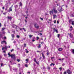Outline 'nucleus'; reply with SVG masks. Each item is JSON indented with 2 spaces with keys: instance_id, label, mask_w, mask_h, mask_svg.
<instances>
[{
  "instance_id": "1",
  "label": "nucleus",
  "mask_w": 74,
  "mask_h": 74,
  "mask_svg": "<svg viewBox=\"0 0 74 74\" xmlns=\"http://www.w3.org/2000/svg\"><path fill=\"white\" fill-rule=\"evenodd\" d=\"M4 47H3L2 48V50H4V49H5L6 50H7V48H10V46H9V47H7L6 45H5Z\"/></svg>"
},
{
  "instance_id": "2",
  "label": "nucleus",
  "mask_w": 74,
  "mask_h": 74,
  "mask_svg": "<svg viewBox=\"0 0 74 74\" xmlns=\"http://www.w3.org/2000/svg\"><path fill=\"white\" fill-rule=\"evenodd\" d=\"M63 6H64V5H62V6H60L59 8L58 9V10L60 12H61L62 11V7H63Z\"/></svg>"
},
{
  "instance_id": "3",
  "label": "nucleus",
  "mask_w": 74,
  "mask_h": 74,
  "mask_svg": "<svg viewBox=\"0 0 74 74\" xmlns=\"http://www.w3.org/2000/svg\"><path fill=\"white\" fill-rule=\"evenodd\" d=\"M53 12L54 14H57V13H58V11L56 9H53Z\"/></svg>"
},
{
  "instance_id": "4",
  "label": "nucleus",
  "mask_w": 74,
  "mask_h": 74,
  "mask_svg": "<svg viewBox=\"0 0 74 74\" xmlns=\"http://www.w3.org/2000/svg\"><path fill=\"white\" fill-rule=\"evenodd\" d=\"M66 73H68V74H70L72 72L70 71V70L69 69L67 70L66 71Z\"/></svg>"
},
{
  "instance_id": "5",
  "label": "nucleus",
  "mask_w": 74,
  "mask_h": 74,
  "mask_svg": "<svg viewBox=\"0 0 74 74\" xmlns=\"http://www.w3.org/2000/svg\"><path fill=\"white\" fill-rule=\"evenodd\" d=\"M34 26L36 29H39V27H40L39 26H38V25L37 24H36L34 25Z\"/></svg>"
},
{
  "instance_id": "6",
  "label": "nucleus",
  "mask_w": 74,
  "mask_h": 74,
  "mask_svg": "<svg viewBox=\"0 0 74 74\" xmlns=\"http://www.w3.org/2000/svg\"><path fill=\"white\" fill-rule=\"evenodd\" d=\"M10 57H11L12 59H12L14 57H15V54L13 55L12 54L10 55Z\"/></svg>"
},
{
  "instance_id": "7",
  "label": "nucleus",
  "mask_w": 74,
  "mask_h": 74,
  "mask_svg": "<svg viewBox=\"0 0 74 74\" xmlns=\"http://www.w3.org/2000/svg\"><path fill=\"white\" fill-rule=\"evenodd\" d=\"M53 10H52L51 11H50V15H52L53 14Z\"/></svg>"
},
{
  "instance_id": "8",
  "label": "nucleus",
  "mask_w": 74,
  "mask_h": 74,
  "mask_svg": "<svg viewBox=\"0 0 74 74\" xmlns=\"http://www.w3.org/2000/svg\"><path fill=\"white\" fill-rule=\"evenodd\" d=\"M53 31H54V32L55 31L56 32V33H58V30H57L56 29H55V28H53Z\"/></svg>"
},
{
  "instance_id": "9",
  "label": "nucleus",
  "mask_w": 74,
  "mask_h": 74,
  "mask_svg": "<svg viewBox=\"0 0 74 74\" xmlns=\"http://www.w3.org/2000/svg\"><path fill=\"white\" fill-rule=\"evenodd\" d=\"M41 54H42V57H43V59H45V56L44 55V54H43V53H42Z\"/></svg>"
},
{
  "instance_id": "10",
  "label": "nucleus",
  "mask_w": 74,
  "mask_h": 74,
  "mask_svg": "<svg viewBox=\"0 0 74 74\" xmlns=\"http://www.w3.org/2000/svg\"><path fill=\"white\" fill-rule=\"evenodd\" d=\"M9 12H10V11H12V7H11L9 8V10L8 11Z\"/></svg>"
},
{
  "instance_id": "11",
  "label": "nucleus",
  "mask_w": 74,
  "mask_h": 74,
  "mask_svg": "<svg viewBox=\"0 0 74 74\" xmlns=\"http://www.w3.org/2000/svg\"><path fill=\"white\" fill-rule=\"evenodd\" d=\"M4 42H5V44H7V42H6V41H3L1 42V44H3Z\"/></svg>"
},
{
  "instance_id": "12",
  "label": "nucleus",
  "mask_w": 74,
  "mask_h": 74,
  "mask_svg": "<svg viewBox=\"0 0 74 74\" xmlns=\"http://www.w3.org/2000/svg\"><path fill=\"white\" fill-rule=\"evenodd\" d=\"M8 19H10V20H11L12 19V18L11 17H10L9 16H8Z\"/></svg>"
},
{
  "instance_id": "13",
  "label": "nucleus",
  "mask_w": 74,
  "mask_h": 74,
  "mask_svg": "<svg viewBox=\"0 0 74 74\" xmlns=\"http://www.w3.org/2000/svg\"><path fill=\"white\" fill-rule=\"evenodd\" d=\"M71 22V24L72 25H74V21H73V20H72Z\"/></svg>"
},
{
  "instance_id": "14",
  "label": "nucleus",
  "mask_w": 74,
  "mask_h": 74,
  "mask_svg": "<svg viewBox=\"0 0 74 74\" xmlns=\"http://www.w3.org/2000/svg\"><path fill=\"white\" fill-rule=\"evenodd\" d=\"M62 48H59L58 50L59 51H62Z\"/></svg>"
},
{
  "instance_id": "15",
  "label": "nucleus",
  "mask_w": 74,
  "mask_h": 74,
  "mask_svg": "<svg viewBox=\"0 0 74 74\" xmlns=\"http://www.w3.org/2000/svg\"><path fill=\"white\" fill-rule=\"evenodd\" d=\"M72 30H73V27H72V26H71L70 27V30L71 31Z\"/></svg>"
},
{
  "instance_id": "16",
  "label": "nucleus",
  "mask_w": 74,
  "mask_h": 74,
  "mask_svg": "<svg viewBox=\"0 0 74 74\" xmlns=\"http://www.w3.org/2000/svg\"><path fill=\"white\" fill-rule=\"evenodd\" d=\"M69 36H70V37H71V38H73V35H72V34H69Z\"/></svg>"
},
{
  "instance_id": "17",
  "label": "nucleus",
  "mask_w": 74,
  "mask_h": 74,
  "mask_svg": "<svg viewBox=\"0 0 74 74\" xmlns=\"http://www.w3.org/2000/svg\"><path fill=\"white\" fill-rule=\"evenodd\" d=\"M5 28H2V30H1L2 32H3V31H4V30H5Z\"/></svg>"
},
{
  "instance_id": "18",
  "label": "nucleus",
  "mask_w": 74,
  "mask_h": 74,
  "mask_svg": "<svg viewBox=\"0 0 74 74\" xmlns=\"http://www.w3.org/2000/svg\"><path fill=\"white\" fill-rule=\"evenodd\" d=\"M2 35L1 34H0V39H1V38H2Z\"/></svg>"
},
{
  "instance_id": "19",
  "label": "nucleus",
  "mask_w": 74,
  "mask_h": 74,
  "mask_svg": "<svg viewBox=\"0 0 74 74\" xmlns=\"http://www.w3.org/2000/svg\"><path fill=\"white\" fill-rule=\"evenodd\" d=\"M20 6H21V7H22V3H21V2L20 3Z\"/></svg>"
},
{
  "instance_id": "20",
  "label": "nucleus",
  "mask_w": 74,
  "mask_h": 74,
  "mask_svg": "<svg viewBox=\"0 0 74 74\" xmlns=\"http://www.w3.org/2000/svg\"><path fill=\"white\" fill-rule=\"evenodd\" d=\"M12 37L13 38H14V37H15V36L14 35V34H12Z\"/></svg>"
},
{
  "instance_id": "21",
  "label": "nucleus",
  "mask_w": 74,
  "mask_h": 74,
  "mask_svg": "<svg viewBox=\"0 0 74 74\" xmlns=\"http://www.w3.org/2000/svg\"><path fill=\"white\" fill-rule=\"evenodd\" d=\"M29 38H32V37H33V35H29Z\"/></svg>"
},
{
  "instance_id": "22",
  "label": "nucleus",
  "mask_w": 74,
  "mask_h": 74,
  "mask_svg": "<svg viewBox=\"0 0 74 74\" xmlns=\"http://www.w3.org/2000/svg\"><path fill=\"white\" fill-rule=\"evenodd\" d=\"M17 61L18 62H19L20 61H21V60L20 59H17Z\"/></svg>"
},
{
  "instance_id": "23",
  "label": "nucleus",
  "mask_w": 74,
  "mask_h": 74,
  "mask_svg": "<svg viewBox=\"0 0 74 74\" xmlns=\"http://www.w3.org/2000/svg\"><path fill=\"white\" fill-rule=\"evenodd\" d=\"M25 60H26V62H26V63H28V62H29V61H28V59H26Z\"/></svg>"
},
{
  "instance_id": "24",
  "label": "nucleus",
  "mask_w": 74,
  "mask_h": 74,
  "mask_svg": "<svg viewBox=\"0 0 74 74\" xmlns=\"http://www.w3.org/2000/svg\"><path fill=\"white\" fill-rule=\"evenodd\" d=\"M38 47L39 48H41V45H39V46Z\"/></svg>"
},
{
  "instance_id": "25",
  "label": "nucleus",
  "mask_w": 74,
  "mask_h": 74,
  "mask_svg": "<svg viewBox=\"0 0 74 74\" xmlns=\"http://www.w3.org/2000/svg\"><path fill=\"white\" fill-rule=\"evenodd\" d=\"M16 37H17L18 38H19L20 37V36L19 35H17Z\"/></svg>"
},
{
  "instance_id": "26",
  "label": "nucleus",
  "mask_w": 74,
  "mask_h": 74,
  "mask_svg": "<svg viewBox=\"0 0 74 74\" xmlns=\"http://www.w3.org/2000/svg\"><path fill=\"white\" fill-rule=\"evenodd\" d=\"M24 47H26V44H24Z\"/></svg>"
},
{
  "instance_id": "27",
  "label": "nucleus",
  "mask_w": 74,
  "mask_h": 74,
  "mask_svg": "<svg viewBox=\"0 0 74 74\" xmlns=\"http://www.w3.org/2000/svg\"><path fill=\"white\" fill-rule=\"evenodd\" d=\"M71 16H72V17H74V15L73 14H71Z\"/></svg>"
},
{
  "instance_id": "28",
  "label": "nucleus",
  "mask_w": 74,
  "mask_h": 74,
  "mask_svg": "<svg viewBox=\"0 0 74 74\" xmlns=\"http://www.w3.org/2000/svg\"><path fill=\"white\" fill-rule=\"evenodd\" d=\"M1 66L2 67V66H3V63H1Z\"/></svg>"
},
{
  "instance_id": "29",
  "label": "nucleus",
  "mask_w": 74,
  "mask_h": 74,
  "mask_svg": "<svg viewBox=\"0 0 74 74\" xmlns=\"http://www.w3.org/2000/svg\"><path fill=\"white\" fill-rule=\"evenodd\" d=\"M34 62H37V61H36V58H35L34 59Z\"/></svg>"
},
{
  "instance_id": "30",
  "label": "nucleus",
  "mask_w": 74,
  "mask_h": 74,
  "mask_svg": "<svg viewBox=\"0 0 74 74\" xmlns=\"http://www.w3.org/2000/svg\"><path fill=\"white\" fill-rule=\"evenodd\" d=\"M14 70H17V68H15L13 69Z\"/></svg>"
},
{
  "instance_id": "31",
  "label": "nucleus",
  "mask_w": 74,
  "mask_h": 74,
  "mask_svg": "<svg viewBox=\"0 0 74 74\" xmlns=\"http://www.w3.org/2000/svg\"><path fill=\"white\" fill-rule=\"evenodd\" d=\"M56 15H53V18H55L56 17Z\"/></svg>"
},
{
  "instance_id": "32",
  "label": "nucleus",
  "mask_w": 74,
  "mask_h": 74,
  "mask_svg": "<svg viewBox=\"0 0 74 74\" xmlns=\"http://www.w3.org/2000/svg\"><path fill=\"white\" fill-rule=\"evenodd\" d=\"M72 21V20H71V19L69 20V23H71V21Z\"/></svg>"
},
{
  "instance_id": "33",
  "label": "nucleus",
  "mask_w": 74,
  "mask_h": 74,
  "mask_svg": "<svg viewBox=\"0 0 74 74\" xmlns=\"http://www.w3.org/2000/svg\"><path fill=\"white\" fill-rule=\"evenodd\" d=\"M44 44V42H42L41 43V44H42V45H43Z\"/></svg>"
},
{
  "instance_id": "34",
  "label": "nucleus",
  "mask_w": 74,
  "mask_h": 74,
  "mask_svg": "<svg viewBox=\"0 0 74 74\" xmlns=\"http://www.w3.org/2000/svg\"><path fill=\"white\" fill-rule=\"evenodd\" d=\"M13 58L14 60V61L15 60V59H16L15 57H13Z\"/></svg>"
},
{
  "instance_id": "35",
  "label": "nucleus",
  "mask_w": 74,
  "mask_h": 74,
  "mask_svg": "<svg viewBox=\"0 0 74 74\" xmlns=\"http://www.w3.org/2000/svg\"><path fill=\"white\" fill-rule=\"evenodd\" d=\"M40 19L41 20V21H43V18L41 17L40 18Z\"/></svg>"
},
{
  "instance_id": "36",
  "label": "nucleus",
  "mask_w": 74,
  "mask_h": 74,
  "mask_svg": "<svg viewBox=\"0 0 74 74\" xmlns=\"http://www.w3.org/2000/svg\"><path fill=\"white\" fill-rule=\"evenodd\" d=\"M8 55H9V57H10V56H11V55H10V53H8Z\"/></svg>"
},
{
  "instance_id": "37",
  "label": "nucleus",
  "mask_w": 74,
  "mask_h": 74,
  "mask_svg": "<svg viewBox=\"0 0 74 74\" xmlns=\"http://www.w3.org/2000/svg\"><path fill=\"white\" fill-rule=\"evenodd\" d=\"M59 69H60V71H61V70H62V68L60 67V68Z\"/></svg>"
},
{
  "instance_id": "38",
  "label": "nucleus",
  "mask_w": 74,
  "mask_h": 74,
  "mask_svg": "<svg viewBox=\"0 0 74 74\" xmlns=\"http://www.w3.org/2000/svg\"><path fill=\"white\" fill-rule=\"evenodd\" d=\"M37 64H39L38 63V62H37V61H36V62H35Z\"/></svg>"
},
{
  "instance_id": "39",
  "label": "nucleus",
  "mask_w": 74,
  "mask_h": 74,
  "mask_svg": "<svg viewBox=\"0 0 74 74\" xmlns=\"http://www.w3.org/2000/svg\"><path fill=\"white\" fill-rule=\"evenodd\" d=\"M13 42L14 44H15L16 43V41L15 40H14Z\"/></svg>"
},
{
  "instance_id": "40",
  "label": "nucleus",
  "mask_w": 74,
  "mask_h": 74,
  "mask_svg": "<svg viewBox=\"0 0 74 74\" xmlns=\"http://www.w3.org/2000/svg\"><path fill=\"white\" fill-rule=\"evenodd\" d=\"M54 23H56V20L54 21Z\"/></svg>"
},
{
  "instance_id": "41",
  "label": "nucleus",
  "mask_w": 74,
  "mask_h": 74,
  "mask_svg": "<svg viewBox=\"0 0 74 74\" xmlns=\"http://www.w3.org/2000/svg\"><path fill=\"white\" fill-rule=\"evenodd\" d=\"M4 56L5 57H6V56H7V54H4Z\"/></svg>"
},
{
  "instance_id": "42",
  "label": "nucleus",
  "mask_w": 74,
  "mask_h": 74,
  "mask_svg": "<svg viewBox=\"0 0 74 74\" xmlns=\"http://www.w3.org/2000/svg\"><path fill=\"white\" fill-rule=\"evenodd\" d=\"M23 30H24V32H26V30H25V29L24 28H23Z\"/></svg>"
},
{
  "instance_id": "43",
  "label": "nucleus",
  "mask_w": 74,
  "mask_h": 74,
  "mask_svg": "<svg viewBox=\"0 0 74 74\" xmlns=\"http://www.w3.org/2000/svg\"><path fill=\"white\" fill-rule=\"evenodd\" d=\"M50 67H48L47 68V69H48V70H50Z\"/></svg>"
},
{
  "instance_id": "44",
  "label": "nucleus",
  "mask_w": 74,
  "mask_h": 74,
  "mask_svg": "<svg viewBox=\"0 0 74 74\" xmlns=\"http://www.w3.org/2000/svg\"><path fill=\"white\" fill-rule=\"evenodd\" d=\"M14 50V49H12V50H10L11 52H12Z\"/></svg>"
},
{
  "instance_id": "45",
  "label": "nucleus",
  "mask_w": 74,
  "mask_h": 74,
  "mask_svg": "<svg viewBox=\"0 0 74 74\" xmlns=\"http://www.w3.org/2000/svg\"><path fill=\"white\" fill-rule=\"evenodd\" d=\"M3 34H5V32L4 31H3L2 32Z\"/></svg>"
},
{
  "instance_id": "46",
  "label": "nucleus",
  "mask_w": 74,
  "mask_h": 74,
  "mask_svg": "<svg viewBox=\"0 0 74 74\" xmlns=\"http://www.w3.org/2000/svg\"><path fill=\"white\" fill-rule=\"evenodd\" d=\"M59 36H60V35L58 34V38H59Z\"/></svg>"
},
{
  "instance_id": "47",
  "label": "nucleus",
  "mask_w": 74,
  "mask_h": 74,
  "mask_svg": "<svg viewBox=\"0 0 74 74\" xmlns=\"http://www.w3.org/2000/svg\"><path fill=\"white\" fill-rule=\"evenodd\" d=\"M25 66L26 67H28V66H27V64H25Z\"/></svg>"
},
{
  "instance_id": "48",
  "label": "nucleus",
  "mask_w": 74,
  "mask_h": 74,
  "mask_svg": "<svg viewBox=\"0 0 74 74\" xmlns=\"http://www.w3.org/2000/svg\"><path fill=\"white\" fill-rule=\"evenodd\" d=\"M2 58V56H0V59H1Z\"/></svg>"
},
{
  "instance_id": "49",
  "label": "nucleus",
  "mask_w": 74,
  "mask_h": 74,
  "mask_svg": "<svg viewBox=\"0 0 74 74\" xmlns=\"http://www.w3.org/2000/svg\"><path fill=\"white\" fill-rule=\"evenodd\" d=\"M57 23H58V24L59 23V21H57Z\"/></svg>"
},
{
  "instance_id": "50",
  "label": "nucleus",
  "mask_w": 74,
  "mask_h": 74,
  "mask_svg": "<svg viewBox=\"0 0 74 74\" xmlns=\"http://www.w3.org/2000/svg\"><path fill=\"white\" fill-rule=\"evenodd\" d=\"M26 53H29V51H27L26 52Z\"/></svg>"
},
{
  "instance_id": "51",
  "label": "nucleus",
  "mask_w": 74,
  "mask_h": 74,
  "mask_svg": "<svg viewBox=\"0 0 74 74\" xmlns=\"http://www.w3.org/2000/svg\"><path fill=\"white\" fill-rule=\"evenodd\" d=\"M64 74H66V72L65 71L64 73Z\"/></svg>"
},
{
  "instance_id": "52",
  "label": "nucleus",
  "mask_w": 74,
  "mask_h": 74,
  "mask_svg": "<svg viewBox=\"0 0 74 74\" xmlns=\"http://www.w3.org/2000/svg\"><path fill=\"white\" fill-rule=\"evenodd\" d=\"M37 40H38V39H39V38L38 37H37Z\"/></svg>"
},
{
  "instance_id": "53",
  "label": "nucleus",
  "mask_w": 74,
  "mask_h": 74,
  "mask_svg": "<svg viewBox=\"0 0 74 74\" xmlns=\"http://www.w3.org/2000/svg\"><path fill=\"white\" fill-rule=\"evenodd\" d=\"M53 59H54V57H52L51 58V60Z\"/></svg>"
},
{
  "instance_id": "54",
  "label": "nucleus",
  "mask_w": 74,
  "mask_h": 74,
  "mask_svg": "<svg viewBox=\"0 0 74 74\" xmlns=\"http://www.w3.org/2000/svg\"><path fill=\"white\" fill-rule=\"evenodd\" d=\"M0 27H1V24L0 23Z\"/></svg>"
},
{
  "instance_id": "55",
  "label": "nucleus",
  "mask_w": 74,
  "mask_h": 74,
  "mask_svg": "<svg viewBox=\"0 0 74 74\" xmlns=\"http://www.w3.org/2000/svg\"><path fill=\"white\" fill-rule=\"evenodd\" d=\"M18 66H18V67H20V64H18Z\"/></svg>"
},
{
  "instance_id": "56",
  "label": "nucleus",
  "mask_w": 74,
  "mask_h": 74,
  "mask_svg": "<svg viewBox=\"0 0 74 74\" xmlns=\"http://www.w3.org/2000/svg\"><path fill=\"white\" fill-rule=\"evenodd\" d=\"M16 7H18V5H16Z\"/></svg>"
},
{
  "instance_id": "57",
  "label": "nucleus",
  "mask_w": 74,
  "mask_h": 74,
  "mask_svg": "<svg viewBox=\"0 0 74 74\" xmlns=\"http://www.w3.org/2000/svg\"><path fill=\"white\" fill-rule=\"evenodd\" d=\"M22 29H23V28H20V30H22Z\"/></svg>"
},
{
  "instance_id": "58",
  "label": "nucleus",
  "mask_w": 74,
  "mask_h": 74,
  "mask_svg": "<svg viewBox=\"0 0 74 74\" xmlns=\"http://www.w3.org/2000/svg\"><path fill=\"white\" fill-rule=\"evenodd\" d=\"M54 69H55V70H56V69H57V68L56 67H54Z\"/></svg>"
},
{
  "instance_id": "59",
  "label": "nucleus",
  "mask_w": 74,
  "mask_h": 74,
  "mask_svg": "<svg viewBox=\"0 0 74 74\" xmlns=\"http://www.w3.org/2000/svg\"><path fill=\"white\" fill-rule=\"evenodd\" d=\"M52 65H53V66H55V64H53V63H52Z\"/></svg>"
},
{
  "instance_id": "60",
  "label": "nucleus",
  "mask_w": 74,
  "mask_h": 74,
  "mask_svg": "<svg viewBox=\"0 0 74 74\" xmlns=\"http://www.w3.org/2000/svg\"><path fill=\"white\" fill-rule=\"evenodd\" d=\"M40 35L41 36L42 35V33H40Z\"/></svg>"
},
{
  "instance_id": "61",
  "label": "nucleus",
  "mask_w": 74,
  "mask_h": 74,
  "mask_svg": "<svg viewBox=\"0 0 74 74\" xmlns=\"http://www.w3.org/2000/svg\"><path fill=\"white\" fill-rule=\"evenodd\" d=\"M3 52H4V53H5V51L4 50L3 51Z\"/></svg>"
},
{
  "instance_id": "62",
  "label": "nucleus",
  "mask_w": 74,
  "mask_h": 74,
  "mask_svg": "<svg viewBox=\"0 0 74 74\" xmlns=\"http://www.w3.org/2000/svg\"><path fill=\"white\" fill-rule=\"evenodd\" d=\"M64 65H65L64 64H62V66H64Z\"/></svg>"
},
{
  "instance_id": "63",
  "label": "nucleus",
  "mask_w": 74,
  "mask_h": 74,
  "mask_svg": "<svg viewBox=\"0 0 74 74\" xmlns=\"http://www.w3.org/2000/svg\"><path fill=\"white\" fill-rule=\"evenodd\" d=\"M37 52H40V51H37Z\"/></svg>"
},
{
  "instance_id": "64",
  "label": "nucleus",
  "mask_w": 74,
  "mask_h": 74,
  "mask_svg": "<svg viewBox=\"0 0 74 74\" xmlns=\"http://www.w3.org/2000/svg\"><path fill=\"white\" fill-rule=\"evenodd\" d=\"M72 2H74V0H72Z\"/></svg>"
}]
</instances>
